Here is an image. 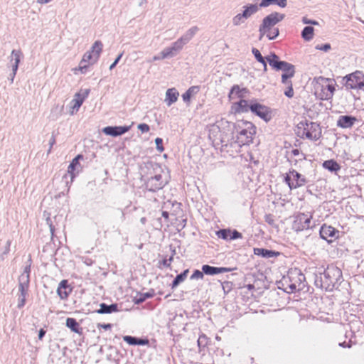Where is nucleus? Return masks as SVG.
<instances>
[{
    "label": "nucleus",
    "instance_id": "nucleus-1",
    "mask_svg": "<svg viewBox=\"0 0 364 364\" xmlns=\"http://www.w3.org/2000/svg\"><path fill=\"white\" fill-rule=\"evenodd\" d=\"M149 165L147 173L149 177L146 186L149 191L155 192L163 188L168 183L170 176L168 171L164 169L159 164L150 163Z\"/></svg>",
    "mask_w": 364,
    "mask_h": 364
},
{
    "label": "nucleus",
    "instance_id": "nucleus-2",
    "mask_svg": "<svg viewBox=\"0 0 364 364\" xmlns=\"http://www.w3.org/2000/svg\"><path fill=\"white\" fill-rule=\"evenodd\" d=\"M311 85L314 94L317 99L328 100L334 95L336 82L334 79L319 76L313 79Z\"/></svg>",
    "mask_w": 364,
    "mask_h": 364
},
{
    "label": "nucleus",
    "instance_id": "nucleus-3",
    "mask_svg": "<svg viewBox=\"0 0 364 364\" xmlns=\"http://www.w3.org/2000/svg\"><path fill=\"white\" fill-rule=\"evenodd\" d=\"M285 17L284 14L274 12L267 16L259 26V40L266 36L269 40L276 38L279 33V28L275 25L282 21Z\"/></svg>",
    "mask_w": 364,
    "mask_h": 364
},
{
    "label": "nucleus",
    "instance_id": "nucleus-4",
    "mask_svg": "<svg viewBox=\"0 0 364 364\" xmlns=\"http://www.w3.org/2000/svg\"><path fill=\"white\" fill-rule=\"evenodd\" d=\"M235 129L236 141L240 145L249 144L252 142L256 134L255 125L247 120H239L234 126Z\"/></svg>",
    "mask_w": 364,
    "mask_h": 364
},
{
    "label": "nucleus",
    "instance_id": "nucleus-5",
    "mask_svg": "<svg viewBox=\"0 0 364 364\" xmlns=\"http://www.w3.org/2000/svg\"><path fill=\"white\" fill-rule=\"evenodd\" d=\"M269 64L275 70H281L283 71L282 75V82L286 83L291 82V78L294 76V66L285 61H279V58L275 54H272L266 58Z\"/></svg>",
    "mask_w": 364,
    "mask_h": 364
},
{
    "label": "nucleus",
    "instance_id": "nucleus-6",
    "mask_svg": "<svg viewBox=\"0 0 364 364\" xmlns=\"http://www.w3.org/2000/svg\"><path fill=\"white\" fill-rule=\"evenodd\" d=\"M296 134L302 139L317 140L321 136V128L317 123L303 121L298 124Z\"/></svg>",
    "mask_w": 364,
    "mask_h": 364
},
{
    "label": "nucleus",
    "instance_id": "nucleus-7",
    "mask_svg": "<svg viewBox=\"0 0 364 364\" xmlns=\"http://www.w3.org/2000/svg\"><path fill=\"white\" fill-rule=\"evenodd\" d=\"M342 271L335 265H328L321 277V287L326 291L332 290L341 279Z\"/></svg>",
    "mask_w": 364,
    "mask_h": 364
},
{
    "label": "nucleus",
    "instance_id": "nucleus-8",
    "mask_svg": "<svg viewBox=\"0 0 364 364\" xmlns=\"http://www.w3.org/2000/svg\"><path fill=\"white\" fill-rule=\"evenodd\" d=\"M313 213H299L294 217L292 229L296 232L304 231L311 228V220Z\"/></svg>",
    "mask_w": 364,
    "mask_h": 364
},
{
    "label": "nucleus",
    "instance_id": "nucleus-9",
    "mask_svg": "<svg viewBox=\"0 0 364 364\" xmlns=\"http://www.w3.org/2000/svg\"><path fill=\"white\" fill-rule=\"evenodd\" d=\"M344 79L346 80L345 86L348 89L361 90L364 87V73L361 71L356 70L348 74Z\"/></svg>",
    "mask_w": 364,
    "mask_h": 364
},
{
    "label": "nucleus",
    "instance_id": "nucleus-10",
    "mask_svg": "<svg viewBox=\"0 0 364 364\" xmlns=\"http://www.w3.org/2000/svg\"><path fill=\"white\" fill-rule=\"evenodd\" d=\"M285 181L290 189H293L302 186L305 183V179L300 173L294 170H291L287 173L285 176Z\"/></svg>",
    "mask_w": 364,
    "mask_h": 364
},
{
    "label": "nucleus",
    "instance_id": "nucleus-11",
    "mask_svg": "<svg viewBox=\"0 0 364 364\" xmlns=\"http://www.w3.org/2000/svg\"><path fill=\"white\" fill-rule=\"evenodd\" d=\"M321 238L328 242H333L339 237V231L331 225L323 224L320 229Z\"/></svg>",
    "mask_w": 364,
    "mask_h": 364
},
{
    "label": "nucleus",
    "instance_id": "nucleus-12",
    "mask_svg": "<svg viewBox=\"0 0 364 364\" xmlns=\"http://www.w3.org/2000/svg\"><path fill=\"white\" fill-rule=\"evenodd\" d=\"M250 111L267 122L271 119L269 108L257 102H251Z\"/></svg>",
    "mask_w": 364,
    "mask_h": 364
},
{
    "label": "nucleus",
    "instance_id": "nucleus-13",
    "mask_svg": "<svg viewBox=\"0 0 364 364\" xmlns=\"http://www.w3.org/2000/svg\"><path fill=\"white\" fill-rule=\"evenodd\" d=\"M82 170V167L80 163V161H72L68 167L67 173L63 176L64 178L67 179L68 175L70 176V181L66 180L65 183L67 186H70L75 176H77Z\"/></svg>",
    "mask_w": 364,
    "mask_h": 364
},
{
    "label": "nucleus",
    "instance_id": "nucleus-14",
    "mask_svg": "<svg viewBox=\"0 0 364 364\" xmlns=\"http://www.w3.org/2000/svg\"><path fill=\"white\" fill-rule=\"evenodd\" d=\"M259 9V6L257 4H248L244 6L242 14H239L233 18V23L235 25H239L242 21V18H248L252 15L255 14Z\"/></svg>",
    "mask_w": 364,
    "mask_h": 364
},
{
    "label": "nucleus",
    "instance_id": "nucleus-15",
    "mask_svg": "<svg viewBox=\"0 0 364 364\" xmlns=\"http://www.w3.org/2000/svg\"><path fill=\"white\" fill-rule=\"evenodd\" d=\"M98 60L95 58L91 53L87 51L83 55L82 58L78 68L74 69L75 73L80 71L81 73H85L87 68L90 65L95 63Z\"/></svg>",
    "mask_w": 364,
    "mask_h": 364
},
{
    "label": "nucleus",
    "instance_id": "nucleus-16",
    "mask_svg": "<svg viewBox=\"0 0 364 364\" xmlns=\"http://www.w3.org/2000/svg\"><path fill=\"white\" fill-rule=\"evenodd\" d=\"M218 237L224 240H233L236 239H241L242 237V233L236 230L231 229H222L216 232Z\"/></svg>",
    "mask_w": 364,
    "mask_h": 364
},
{
    "label": "nucleus",
    "instance_id": "nucleus-17",
    "mask_svg": "<svg viewBox=\"0 0 364 364\" xmlns=\"http://www.w3.org/2000/svg\"><path fill=\"white\" fill-rule=\"evenodd\" d=\"M183 41L182 39H179L176 41L171 47L165 48L161 52V57H154V60H159L160 58L164 59L170 56H173L176 51L181 50L183 46Z\"/></svg>",
    "mask_w": 364,
    "mask_h": 364
},
{
    "label": "nucleus",
    "instance_id": "nucleus-18",
    "mask_svg": "<svg viewBox=\"0 0 364 364\" xmlns=\"http://www.w3.org/2000/svg\"><path fill=\"white\" fill-rule=\"evenodd\" d=\"M73 291L67 279L62 280L57 288V294L62 300H66Z\"/></svg>",
    "mask_w": 364,
    "mask_h": 364
},
{
    "label": "nucleus",
    "instance_id": "nucleus-19",
    "mask_svg": "<svg viewBox=\"0 0 364 364\" xmlns=\"http://www.w3.org/2000/svg\"><path fill=\"white\" fill-rule=\"evenodd\" d=\"M89 93L90 90L87 89L80 90L78 92H77L71 102L72 108L77 111L80 106L82 105L85 100L88 97Z\"/></svg>",
    "mask_w": 364,
    "mask_h": 364
},
{
    "label": "nucleus",
    "instance_id": "nucleus-20",
    "mask_svg": "<svg viewBox=\"0 0 364 364\" xmlns=\"http://www.w3.org/2000/svg\"><path fill=\"white\" fill-rule=\"evenodd\" d=\"M247 93L248 90L246 87H240L238 85H235L229 92L228 98L230 100H241Z\"/></svg>",
    "mask_w": 364,
    "mask_h": 364
},
{
    "label": "nucleus",
    "instance_id": "nucleus-21",
    "mask_svg": "<svg viewBox=\"0 0 364 364\" xmlns=\"http://www.w3.org/2000/svg\"><path fill=\"white\" fill-rule=\"evenodd\" d=\"M231 109L235 114L245 113L250 110V104L247 100L241 99L238 102L232 103Z\"/></svg>",
    "mask_w": 364,
    "mask_h": 364
},
{
    "label": "nucleus",
    "instance_id": "nucleus-22",
    "mask_svg": "<svg viewBox=\"0 0 364 364\" xmlns=\"http://www.w3.org/2000/svg\"><path fill=\"white\" fill-rule=\"evenodd\" d=\"M284 282L286 285L285 291L288 293H293L299 289L301 282L300 279L294 280L292 274L289 275L287 278H284Z\"/></svg>",
    "mask_w": 364,
    "mask_h": 364
},
{
    "label": "nucleus",
    "instance_id": "nucleus-23",
    "mask_svg": "<svg viewBox=\"0 0 364 364\" xmlns=\"http://www.w3.org/2000/svg\"><path fill=\"white\" fill-rule=\"evenodd\" d=\"M357 121L355 117L341 115L338 117L337 125L343 129L351 128Z\"/></svg>",
    "mask_w": 364,
    "mask_h": 364
},
{
    "label": "nucleus",
    "instance_id": "nucleus-24",
    "mask_svg": "<svg viewBox=\"0 0 364 364\" xmlns=\"http://www.w3.org/2000/svg\"><path fill=\"white\" fill-rule=\"evenodd\" d=\"M129 129V127H106L103 129L102 132L106 135L117 136L126 133Z\"/></svg>",
    "mask_w": 364,
    "mask_h": 364
},
{
    "label": "nucleus",
    "instance_id": "nucleus-25",
    "mask_svg": "<svg viewBox=\"0 0 364 364\" xmlns=\"http://www.w3.org/2000/svg\"><path fill=\"white\" fill-rule=\"evenodd\" d=\"M202 270L205 274L214 275L225 272H229L231 271V269L228 267H215L208 264H205L202 267Z\"/></svg>",
    "mask_w": 364,
    "mask_h": 364
},
{
    "label": "nucleus",
    "instance_id": "nucleus-26",
    "mask_svg": "<svg viewBox=\"0 0 364 364\" xmlns=\"http://www.w3.org/2000/svg\"><path fill=\"white\" fill-rule=\"evenodd\" d=\"M179 93L175 88H169L166 92V102L168 106L171 105L178 100Z\"/></svg>",
    "mask_w": 364,
    "mask_h": 364
},
{
    "label": "nucleus",
    "instance_id": "nucleus-27",
    "mask_svg": "<svg viewBox=\"0 0 364 364\" xmlns=\"http://www.w3.org/2000/svg\"><path fill=\"white\" fill-rule=\"evenodd\" d=\"M102 43L100 41H96L87 52L91 53L93 57L98 60L102 51Z\"/></svg>",
    "mask_w": 364,
    "mask_h": 364
},
{
    "label": "nucleus",
    "instance_id": "nucleus-28",
    "mask_svg": "<svg viewBox=\"0 0 364 364\" xmlns=\"http://www.w3.org/2000/svg\"><path fill=\"white\" fill-rule=\"evenodd\" d=\"M254 253L256 255L262 256L263 257H273L279 255V252L272 250H269L264 248H255Z\"/></svg>",
    "mask_w": 364,
    "mask_h": 364
},
{
    "label": "nucleus",
    "instance_id": "nucleus-29",
    "mask_svg": "<svg viewBox=\"0 0 364 364\" xmlns=\"http://www.w3.org/2000/svg\"><path fill=\"white\" fill-rule=\"evenodd\" d=\"M118 311L117 304L107 305L104 303L100 304V309L97 310L98 314H110Z\"/></svg>",
    "mask_w": 364,
    "mask_h": 364
},
{
    "label": "nucleus",
    "instance_id": "nucleus-30",
    "mask_svg": "<svg viewBox=\"0 0 364 364\" xmlns=\"http://www.w3.org/2000/svg\"><path fill=\"white\" fill-rule=\"evenodd\" d=\"M66 326L75 333H81V328L74 318H68L66 319Z\"/></svg>",
    "mask_w": 364,
    "mask_h": 364
},
{
    "label": "nucleus",
    "instance_id": "nucleus-31",
    "mask_svg": "<svg viewBox=\"0 0 364 364\" xmlns=\"http://www.w3.org/2000/svg\"><path fill=\"white\" fill-rule=\"evenodd\" d=\"M199 91L198 86H192L185 93L182 95V98L184 102H186L188 105L190 104L191 97L196 94Z\"/></svg>",
    "mask_w": 364,
    "mask_h": 364
},
{
    "label": "nucleus",
    "instance_id": "nucleus-32",
    "mask_svg": "<svg viewBox=\"0 0 364 364\" xmlns=\"http://www.w3.org/2000/svg\"><path fill=\"white\" fill-rule=\"evenodd\" d=\"M21 50H12L11 52V58H14V63L13 65V75H16V73L18 70V64L20 63V60H21Z\"/></svg>",
    "mask_w": 364,
    "mask_h": 364
},
{
    "label": "nucleus",
    "instance_id": "nucleus-33",
    "mask_svg": "<svg viewBox=\"0 0 364 364\" xmlns=\"http://www.w3.org/2000/svg\"><path fill=\"white\" fill-rule=\"evenodd\" d=\"M314 36V28L312 26H306L301 32L302 38L306 41H311Z\"/></svg>",
    "mask_w": 364,
    "mask_h": 364
},
{
    "label": "nucleus",
    "instance_id": "nucleus-34",
    "mask_svg": "<svg viewBox=\"0 0 364 364\" xmlns=\"http://www.w3.org/2000/svg\"><path fill=\"white\" fill-rule=\"evenodd\" d=\"M188 273V269H186L183 272L177 275L175 279L173 281L171 284V288L174 289L180 283L183 282L187 277V274Z\"/></svg>",
    "mask_w": 364,
    "mask_h": 364
},
{
    "label": "nucleus",
    "instance_id": "nucleus-35",
    "mask_svg": "<svg viewBox=\"0 0 364 364\" xmlns=\"http://www.w3.org/2000/svg\"><path fill=\"white\" fill-rule=\"evenodd\" d=\"M323 166L325 168L334 172L338 171L341 168L336 161H324Z\"/></svg>",
    "mask_w": 364,
    "mask_h": 364
},
{
    "label": "nucleus",
    "instance_id": "nucleus-36",
    "mask_svg": "<svg viewBox=\"0 0 364 364\" xmlns=\"http://www.w3.org/2000/svg\"><path fill=\"white\" fill-rule=\"evenodd\" d=\"M252 53H253L255 58L257 60V61L262 63L264 65V67L266 68V66H267L266 62H265L264 58L262 57V55H261L260 52L257 49L253 48Z\"/></svg>",
    "mask_w": 364,
    "mask_h": 364
},
{
    "label": "nucleus",
    "instance_id": "nucleus-37",
    "mask_svg": "<svg viewBox=\"0 0 364 364\" xmlns=\"http://www.w3.org/2000/svg\"><path fill=\"white\" fill-rule=\"evenodd\" d=\"M287 86V90L284 92V95L288 97H292L294 96V90L291 82L283 83Z\"/></svg>",
    "mask_w": 364,
    "mask_h": 364
},
{
    "label": "nucleus",
    "instance_id": "nucleus-38",
    "mask_svg": "<svg viewBox=\"0 0 364 364\" xmlns=\"http://www.w3.org/2000/svg\"><path fill=\"white\" fill-rule=\"evenodd\" d=\"M124 341H125L127 343L130 345H136V344H142L143 342L141 341H138L136 338L126 336L124 337Z\"/></svg>",
    "mask_w": 364,
    "mask_h": 364
},
{
    "label": "nucleus",
    "instance_id": "nucleus-39",
    "mask_svg": "<svg viewBox=\"0 0 364 364\" xmlns=\"http://www.w3.org/2000/svg\"><path fill=\"white\" fill-rule=\"evenodd\" d=\"M21 299H20L19 303L18 304V308L23 307L25 305V303H26V292L24 290V288H23V286H21Z\"/></svg>",
    "mask_w": 364,
    "mask_h": 364
},
{
    "label": "nucleus",
    "instance_id": "nucleus-40",
    "mask_svg": "<svg viewBox=\"0 0 364 364\" xmlns=\"http://www.w3.org/2000/svg\"><path fill=\"white\" fill-rule=\"evenodd\" d=\"M203 272H200V270H195L193 274L191 277V279H202L203 278Z\"/></svg>",
    "mask_w": 364,
    "mask_h": 364
},
{
    "label": "nucleus",
    "instance_id": "nucleus-41",
    "mask_svg": "<svg viewBox=\"0 0 364 364\" xmlns=\"http://www.w3.org/2000/svg\"><path fill=\"white\" fill-rule=\"evenodd\" d=\"M208 338L205 334H201L199 336V338L198 339V346H200L202 345L205 346L207 344Z\"/></svg>",
    "mask_w": 364,
    "mask_h": 364
},
{
    "label": "nucleus",
    "instance_id": "nucleus-42",
    "mask_svg": "<svg viewBox=\"0 0 364 364\" xmlns=\"http://www.w3.org/2000/svg\"><path fill=\"white\" fill-rule=\"evenodd\" d=\"M155 142H156V144L157 149L160 152L163 151H164V147H163V140H162V139L156 138L155 139Z\"/></svg>",
    "mask_w": 364,
    "mask_h": 364
},
{
    "label": "nucleus",
    "instance_id": "nucleus-43",
    "mask_svg": "<svg viewBox=\"0 0 364 364\" xmlns=\"http://www.w3.org/2000/svg\"><path fill=\"white\" fill-rule=\"evenodd\" d=\"M275 0H262L259 4L260 7H267L272 4H274Z\"/></svg>",
    "mask_w": 364,
    "mask_h": 364
},
{
    "label": "nucleus",
    "instance_id": "nucleus-44",
    "mask_svg": "<svg viewBox=\"0 0 364 364\" xmlns=\"http://www.w3.org/2000/svg\"><path fill=\"white\" fill-rule=\"evenodd\" d=\"M138 129L141 132H148L149 131V126L146 124H139L138 125Z\"/></svg>",
    "mask_w": 364,
    "mask_h": 364
},
{
    "label": "nucleus",
    "instance_id": "nucleus-45",
    "mask_svg": "<svg viewBox=\"0 0 364 364\" xmlns=\"http://www.w3.org/2000/svg\"><path fill=\"white\" fill-rule=\"evenodd\" d=\"M173 260V257H171L169 259H164L161 262V264H162L164 267H170L171 263Z\"/></svg>",
    "mask_w": 364,
    "mask_h": 364
},
{
    "label": "nucleus",
    "instance_id": "nucleus-46",
    "mask_svg": "<svg viewBox=\"0 0 364 364\" xmlns=\"http://www.w3.org/2000/svg\"><path fill=\"white\" fill-rule=\"evenodd\" d=\"M316 48L318 50H323V51H328L331 48V46H330V44L327 43L325 45L317 46Z\"/></svg>",
    "mask_w": 364,
    "mask_h": 364
},
{
    "label": "nucleus",
    "instance_id": "nucleus-47",
    "mask_svg": "<svg viewBox=\"0 0 364 364\" xmlns=\"http://www.w3.org/2000/svg\"><path fill=\"white\" fill-rule=\"evenodd\" d=\"M97 328H102L105 330H109L112 328V325L110 323H107V324L98 323L97 324Z\"/></svg>",
    "mask_w": 364,
    "mask_h": 364
},
{
    "label": "nucleus",
    "instance_id": "nucleus-48",
    "mask_svg": "<svg viewBox=\"0 0 364 364\" xmlns=\"http://www.w3.org/2000/svg\"><path fill=\"white\" fill-rule=\"evenodd\" d=\"M274 4H277L280 7H285L287 6V0H275Z\"/></svg>",
    "mask_w": 364,
    "mask_h": 364
},
{
    "label": "nucleus",
    "instance_id": "nucleus-49",
    "mask_svg": "<svg viewBox=\"0 0 364 364\" xmlns=\"http://www.w3.org/2000/svg\"><path fill=\"white\" fill-rule=\"evenodd\" d=\"M303 23L305 24H313V25H317L318 22L316 21H311L309 20L307 18H303Z\"/></svg>",
    "mask_w": 364,
    "mask_h": 364
},
{
    "label": "nucleus",
    "instance_id": "nucleus-50",
    "mask_svg": "<svg viewBox=\"0 0 364 364\" xmlns=\"http://www.w3.org/2000/svg\"><path fill=\"white\" fill-rule=\"evenodd\" d=\"M122 56V54L121 53L120 55H118V57L116 58V60H114V62L110 65L109 67V69L112 70L113 69L116 65L118 63V62L119 61V60L121 59Z\"/></svg>",
    "mask_w": 364,
    "mask_h": 364
},
{
    "label": "nucleus",
    "instance_id": "nucleus-51",
    "mask_svg": "<svg viewBox=\"0 0 364 364\" xmlns=\"http://www.w3.org/2000/svg\"><path fill=\"white\" fill-rule=\"evenodd\" d=\"M45 334H46V331L44 329H43V328L40 329L39 333H38V338L40 340H42V338H43Z\"/></svg>",
    "mask_w": 364,
    "mask_h": 364
},
{
    "label": "nucleus",
    "instance_id": "nucleus-52",
    "mask_svg": "<svg viewBox=\"0 0 364 364\" xmlns=\"http://www.w3.org/2000/svg\"><path fill=\"white\" fill-rule=\"evenodd\" d=\"M339 346H342V347H343V348H350V347H351V344L350 343V342H348V343H347V342H346V341H344V342H343V343H339Z\"/></svg>",
    "mask_w": 364,
    "mask_h": 364
},
{
    "label": "nucleus",
    "instance_id": "nucleus-53",
    "mask_svg": "<svg viewBox=\"0 0 364 364\" xmlns=\"http://www.w3.org/2000/svg\"><path fill=\"white\" fill-rule=\"evenodd\" d=\"M265 220H266L267 223H268L270 225H273L274 224V220L272 218H271L270 215L266 216Z\"/></svg>",
    "mask_w": 364,
    "mask_h": 364
},
{
    "label": "nucleus",
    "instance_id": "nucleus-54",
    "mask_svg": "<svg viewBox=\"0 0 364 364\" xmlns=\"http://www.w3.org/2000/svg\"><path fill=\"white\" fill-rule=\"evenodd\" d=\"M291 153L294 156H298L299 154V150L298 149H294L291 151Z\"/></svg>",
    "mask_w": 364,
    "mask_h": 364
},
{
    "label": "nucleus",
    "instance_id": "nucleus-55",
    "mask_svg": "<svg viewBox=\"0 0 364 364\" xmlns=\"http://www.w3.org/2000/svg\"><path fill=\"white\" fill-rule=\"evenodd\" d=\"M39 4H43L50 2L51 0H37Z\"/></svg>",
    "mask_w": 364,
    "mask_h": 364
},
{
    "label": "nucleus",
    "instance_id": "nucleus-56",
    "mask_svg": "<svg viewBox=\"0 0 364 364\" xmlns=\"http://www.w3.org/2000/svg\"><path fill=\"white\" fill-rule=\"evenodd\" d=\"M162 216L166 218V219H168V213L166 212V211H164L162 213Z\"/></svg>",
    "mask_w": 364,
    "mask_h": 364
},
{
    "label": "nucleus",
    "instance_id": "nucleus-57",
    "mask_svg": "<svg viewBox=\"0 0 364 364\" xmlns=\"http://www.w3.org/2000/svg\"><path fill=\"white\" fill-rule=\"evenodd\" d=\"M55 142V139L54 136H52L50 140V143L51 145H53Z\"/></svg>",
    "mask_w": 364,
    "mask_h": 364
},
{
    "label": "nucleus",
    "instance_id": "nucleus-58",
    "mask_svg": "<svg viewBox=\"0 0 364 364\" xmlns=\"http://www.w3.org/2000/svg\"><path fill=\"white\" fill-rule=\"evenodd\" d=\"M82 156L81 155H77L74 159H79L81 160Z\"/></svg>",
    "mask_w": 364,
    "mask_h": 364
},
{
    "label": "nucleus",
    "instance_id": "nucleus-59",
    "mask_svg": "<svg viewBox=\"0 0 364 364\" xmlns=\"http://www.w3.org/2000/svg\"><path fill=\"white\" fill-rule=\"evenodd\" d=\"M141 223H144L146 222V218H142L141 219Z\"/></svg>",
    "mask_w": 364,
    "mask_h": 364
},
{
    "label": "nucleus",
    "instance_id": "nucleus-60",
    "mask_svg": "<svg viewBox=\"0 0 364 364\" xmlns=\"http://www.w3.org/2000/svg\"><path fill=\"white\" fill-rule=\"evenodd\" d=\"M213 129H219V127H218L213 126Z\"/></svg>",
    "mask_w": 364,
    "mask_h": 364
}]
</instances>
